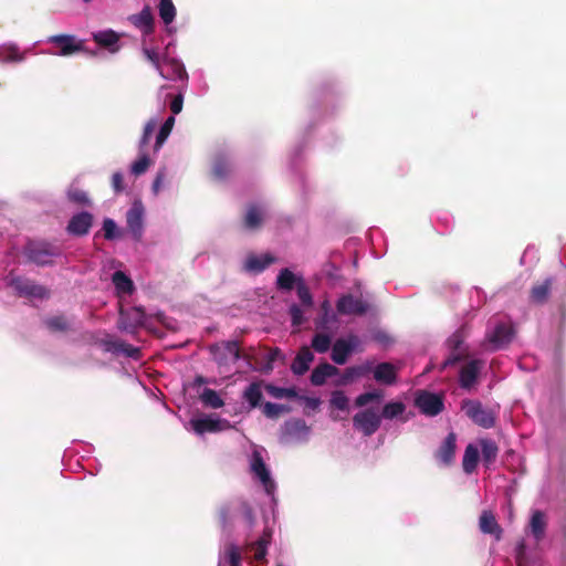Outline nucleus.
I'll return each mask as SVG.
<instances>
[{
	"label": "nucleus",
	"instance_id": "f257e3e1",
	"mask_svg": "<svg viewBox=\"0 0 566 566\" xmlns=\"http://www.w3.org/2000/svg\"><path fill=\"white\" fill-rule=\"evenodd\" d=\"M461 410L476 426L491 429L496 423L495 412L485 408L481 401L476 399H464L461 402Z\"/></svg>",
	"mask_w": 566,
	"mask_h": 566
},
{
	"label": "nucleus",
	"instance_id": "f03ea898",
	"mask_svg": "<svg viewBox=\"0 0 566 566\" xmlns=\"http://www.w3.org/2000/svg\"><path fill=\"white\" fill-rule=\"evenodd\" d=\"M146 313L142 306H133L130 308H119L117 327L129 334H135L145 325Z\"/></svg>",
	"mask_w": 566,
	"mask_h": 566
},
{
	"label": "nucleus",
	"instance_id": "7ed1b4c3",
	"mask_svg": "<svg viewBox=\"0 0 566 566\" xmlns=\"http://www.w3.org/2000/svg\"><path fill=\"white\" fill-rule=\"evenodd\" d=\"M514 328L510 324L499 323L492 332L486 333L482 343L484 349L495 352L506 347L513 339Z\"/></svg>",
	"mask_w": 566,
	"mask_h": 566
},
{
	"label": "nucleus",
	"instance_id": "20e7f679",
	"mask_svg": "<svg viewBox=\"0 0 566 566\" xmlns=\"http://www.w3.org/2000/svg\"><path fill=\"white\" fill-rule=\"evenodd\" d=\"M48 43L54 44L57 50L42 51L44 54L70 56L83 50V42L71 34H56L46 39Z\"/></svg>",
	"mask_w": 566,
	"mask_h": 566
},
{
	"label": "nucleus",
	"instance_id": "39448f33",
	"mask_svg": "<svg viewBox=\"0 0 566 566\" xmlns=\"http://www.w3.org/2000/svg\"><path fill=\"white\" fill-rule=\"evenodd\" d=\"M381 424V416L374 408H366L353 417V426L365 437H370L378 431Z\"/></svg>",
	"mask_w": 566,
	"mask_h": 566
},
{
	"label": "nucleus",
	"instance_id": "423d86ee",
	"mask_svg": "<svg viewBox=\"0 0 566 566\" xmlns=\"http://www.w3.org/2000/svg\"><path fill=\"white\" fill-rule=\"evenodd\" d=\"M415 406L426 416H438L444 409L443 395L419 390L416 394Z\"/></svg>",
	"mask_w": 566,
	"mask_h": 566
},
{
	"label": "nucleus",
	"instance_id": "0eeeda50",
	"mask_svg": "<svg viewBox=\"0 0 566 566\" xmlns=\"http://www.w3.org/2000/svg\"><path fill=\"white\" fill-rule=\"evenodd\" d=\"M214 361L219 366L235 363L241 356L240 345L237 340L222 342L220 344H212L209 347Z\"/></svg>",
	"mask_w": 566,
	"mask_h": 566
},
{
	"label": "nucleus",
	"instance_id": "6e6552de",
	"mask_svg": "<svg viewBox=\"0 0 566 566\" xmlns=\"http://www.w3.org/2000/svg\"><path fill=\"white\" fill-rule=\"evenodd\" d=\"M9 285L17 292L19 296L24 297H34V298H48L50 296V291L35 282L15 276L10 280Z\"/></svg>",
	"mask_w": 566,
	"mask_h": 566
},
{
	"label": "nucleus",
	"instance_id": "1a4fd4ad",
	"mask_svg": "<svg viewBox=\"0 0 566 566\" xmlns=\"http://www.w3.org/2000/svg\"><path fill=\"white\" fill-rule=\"evenodd\" d=\"M60 254L61 251L57 247L46 242L30 244L27 249L29 260L41 266L52 264V259Z\"/></svg>",
	"mask_w": 566,
	"mask_h": 566
},
{
	"label": "nucleus",
	"instance_id": "9d476101",
	"mask_svg": "<svg viewBox=\"0 0 566 566\" xmlns=\"http://www.w3.org/2000/svg\"><path fill=\"white\" fill-rule=\"evenodd\" d=\"M157 72L166 80L180 81L182 83H187L188 81V74L184 63L176 57L168 56V54L164 55L163 63Z\"/></svg>",
	"mask_w": 566,
	"mask_h": 566
},
{
	"label": "nucleus",
	"instance_id": "9b49d317",
	"mask_svg": "<svg viewBox=\"0 0 566 566\" xmlns=\"http://www.w3.org/2000/svg\"><path fill=\"white\" fill-rule=\"evenodd\" d=\"M308 433L310 428L303 419H290L281 428V441L290 443L292 441L306 440Z\"/></svg>",
	"mask_w": 566,
	"mask_h": 566
},
{
	"label": "nucleus",
	"instance_id": "f8f14e48",
	"mask_svg": "<svg viewBox=\"0 0 566 566\" xmlns=\"http://www.w3.org/2000/svg\"><path fill=\"white\" fill-rule=\"evenodd\" d=\"M484 361L481 359H472L464 364L459 371V385L464 390H471L478 384L481 369Z\"/></svg>",
	"mask_w": 566,
	"mask_h": 566
},
{
	"label": "nucleus",
	"instance_id": "ddd939ff",
	"mask_svg": "<svg viewBox=\"0 0 566 566\" xmlns=\"http://www.w3.org/2000/svg\"><path fill=\"white\" fill-rule=\"evenodd\" d=\"M250 468L251 472L259 478L265 491L270 493L274 489V482L260 451L254 450L252 452Z\"/></svg>",
	"mask_w": 566,
	"mask_h": 566
},
{
	"label": "nucleus",
	"instance_id": "4468645a",
	"mask_svg": "<svg viewBox=\"0 0 566 566\" xmlns=\"http://www.w3.org/2000/svg\"><path fill=\"white\" fill-rule=\"evenodd\" d=\"M120 38L122 34L112 29L99 30L92 33L93 41L101 48L106 49L111 54H115L120 50Z\"/></svg>",
	"mask_w": 566,
	"mask_h": 566
},
{
	"label": "nucleus",
	"instance_id": "2eb2a0df",
	"mask_svg": "<svg viewBox=\"0 0 566 566\" xmlns=\"http://www.w3.org/2000/svg\"><path fill=\"white\" fill-rule=\"evenodd\" d=\"M369 305L360 298H355L352 294L339 297L336 310L342 315H364L367 313Z\"/></svg>",
	"mask_w": 566,
	"mask_h": 566
},
{
	"label": "nucleus",
	"instance_id": "dca6fc26",
	"mask_svg": "<svg viewBox=\"0 0 566 566\" xmlns=\"http://www.w3.org/2000/svg\"><path fill=\"white\" fill-rule=\"evenodd\" d=\"M126 222L133 238L139 241L143 235L144 227V207L140 202L136 201L126 213Z\"/></svg>",
	"mask_w": 566,
	"mask_h": 566
},
{
	"label": "nucleus",
	"instance_id": "f3484780",
	"mask_svg": "<svg viewBox=\"0 0 566 566\" xmlns=\"http://www.w3.org/2000/svg\"><path fill=\"white\" fill-rule=\"evenodd\" d=\"M93 214L87 211L74 214L66 226L67 233L75 237L86 235L93 226Z\"/></svg>",
	"mask_w": 566,
	"mask_h": 566
},
{
	"label": "nucleus",
	"instance_id": "a211bd4d",
	"mask_svg": "<svg viewBox=\"0 0 566 566\" xmlns=\"http://www.w3.org/2000/svg\"><path fill=\"white\" fill-rule=\"evenodd\" d=\"M357 337L350 336L348 339L338 338L332 347L331 358L337 365H344L349 355L354 352L357 345Z\"/></svg>",
	"mask_w": 566,
	"mask_h": 566
},
{
	"label": "nucleus",
	"instance_id": "6ab92c4d",
	"mask_svg": "<svg viewBox=\"0 0 566 566\" xmlns=\"http://www.w3.org/2000/svg\"><path fill=\"white\" fill-rule=\"evenodd\" d=\"M457 450V434L450 432L434 453L436 459L448 467L454 461Z\"/></svg>",
	"mask_w": 566,
	"mask_h": 566
},
{
	"label": "nucleus",
	"instance_id": "aec40b11",
	"mask_svg": "<svg viewBox=\"0 0 566 566\" xmlns=\"http://www.w3.org/2000/svg\"><path fill=\"white\" fill-rule=\"evenodd\" d=\"M554 280L553 277H546L541 282H536L530 290L528 300L534 305L545 304L551 295Z\"/></svg>",
	"mask_w": 566,
	"mask_h": 566
},
{
	"label": "nucleus",
	"instance_id": "412c9836",
	"mask_svg": "<svg viewBox=\"0 0 566 566\" xmlns=\"http://www.w3.org/2000/svg\"><path fill=\"white\" fill-rule=\"evenodd\" d=\"M129 22L142 31L144 35H149L154 31V15L151 9L146 6L143 10L137 14H132L128 18Z\"/></svg>",
	"mask_w": 566,
	"mask_h": 566
},
{
	"label": "nucleus",
	"instance_id": "4be33fe9",
	"mask_svg": "<svg viewBox=\"0 0 566 566\" xmlns=\"http://www.w3.org/2000/svg\"><path fill=\"white\" fill-rule=\"evenodd\" d=\"M27 59V51H22L14 42H6L0 45V63H22Z\"/></svg>",
	"mask_w": 566,
	"mask_h": 566
},
{
	"label": "nucleus",
	"instance_id": "5701e85b",
	"mask_svg": "<svg viewBox=\"0 0 566 566\" xmlns=\"http://www.w3.org/2000/svg\"><path fill=\"white\" fill-rule=\"evenodd\" d=\"M479 527L483 534L494 536L496 541L502 538L503 530L491 511H483L479 518Z\"/></svg>",
	"mask_w": 566,
	"mask_h": 566
},
{
	"label": "nucleus",
	"instance_id": "b1692460",
	"mask_svg": "<svg viewBox=\"0 0 566 566\" xmlns=\"http://www.w3.org/2000/svg\"><path fill=\"white\" fill-rule=\"evenodd\" d=\"M272 530L265 527L262 535L255 541L248 545V549L253 553V558L256 562H263L268 553V546L272 539Z\"/></svg>",
	"mask_w": 566,
	"mask_h": 566
},
{
	"label": "nucleus",
	"instance_id": "393cba45",
	"mask_svg": "<svg viewBox=\"0 0 566 566\" xmlns=\"http://www.w3.org/2000/svg\"><path fill=\"white\" fill-rule=\"evenodd\" d=\"M103 345L105 347V350L112 352V353H123L125 356L138 359L140 356V349L137 347H134L130 344H127L119 339H114L112 337H107L103 340Z\"/></svg>",
	"mask_w": 566,
	"mask_h": 566
},
{
	"label": "nucleus",
	"instance_id": "a878e982",
	"mask_svg": "<svg viewBox=\"0 0 566 566\" xmlns=\"http://www.w3.org/2000/svg\"><path fill=\"white\" fill-rule=\"evenodd\" d=\"M313 360L314 354L311 352L310 347L302 346L292 361L291 370L294 375L302 376L310 369V365Z\"/></svg>",
	"mask_w": 566,
	"mask_h": 566
},
{
	"label": "nucleus",
	"instance_id": "bb28decb",
	"mask_svg": "<svg viewBox=\"0 0 566 566\" xmlns=\"http://www.w3.org/2000/svg\"><path fill=\"white\" fill-rule=\"evenodd\" d=\"M275 262V258L271 253L262 255L249 254L244 261V270L252 273H261L269 265Z\"/></svg>",
	"mask_w": 566,
	"mask_h": 566
},
{
	"label": "nucleus",
	"instance_id": "cd10ccee",
	"mask_svg": "<svg viewBox=\"0 0 566 566\" xmlns=\"http://www.w3.org/2000/svg\"><path fill=\"white\" fill-rule=\"evenodd\" d=\"M264 217V210L259 205L251 203L248 206L243 217V226L248 230H258L262 227Z\"/></svg>",
	"mask_w": 566,
	"mask_h": 566
},
{
	"label": "nucleus",
	"instance_id": "c85d7f7f",
	"mask_svg": "<svg viewBox=\"0 0 566 566\" xmlns=\"http://www.w3.org/2000/svg\"><path fill=\"white\" fill-rule=\"evenodd\" d=\"M338 374L339 369L336 366L324 361L313 369L311 374V382L314 386H323L328 377H333Z\"/></svg>",
	"mask_w": 566,
	"mask_h": 566
},
{
	"label": "nucleus",
	"instance_id": "c756f323",
	"mask_svg": "<svg viewBox=\"0 0 566 566\" xmlns=\"http://www.w3.org/2000/svg\"><path fill=\"white\" fill-rule=\"evenodd\" d=\"M374 379L380 384L392 385L397 380V368L391 363H380L374 369Z\"/></svg>",
	"mask_w": 566,
	"mask_h": 566
},
{
	"label": "nucleus",
	"instance_id": "7c9ffc66",
	"mask_svg": "<svg viewBox=\"0 0 566 566\" xmlns=\"http://www.w3.org/2000/svg\"><path fill=\"white\" fill-rule=\"evenodd\" d=\"M547 518L544 512L536 510L530 520V530L536 542L544 539L546 535Z\"/></svg>",
	"mask_w": 566,
	"mask_h": 566
},
{
	"label": "nucleus",
	"instance_id": "2f4dec72",
	"mask_svg": "<svg viewBox=\"0 0 566 566\" xmlns=\"http://www.w3.org/2000/svg\"><path fill=\"white\" fill-rule=\"evenodd\" d=\"M242 397L250 405L251 408L261 407L263 405L262 382H251L244 389Z\"/></svg>",
	"mask_w": 566,
	"mask_h": 566
},
{
	"label": "nucleus",
	"instance_id": "473e14b6",
	"mask_svg": "<svg viewBox=\"0 0 566 566\" xmlns=\"http://www.w3.org/2000/svg\"><path fill=\"white\" fill-rule=\"evenodd\" d=\"M482 461L486 468H490L496 460L499 454V447L495 441L491 439H480Z\"/></svg>",
	"mask_w": 566,
	"mask_h": 566
},
{
	"label": "nucleus",
	"instance_id": "72a5a7b5",
	"mask_svg": "<svg viewBox=\"0 0 566 566\" xmlns=\"http://www.w3.org/2000/svg\"><path fill=\"white\" fill-rule=\"evenodd\" d=\"M158 13L161 21L167 27L168 32H172L175 29L169 25L175 21L177 10L172 0H160L158 3Z\"/></svg>",
	"mask_w": 566,
	"mask_h": 566
},
{
	"label": "nucleus",
	"instance_id": "f704fd0d",
	"mask_svg": "<svg viewBox=\"0 0 566 566\" xmlns=\"http://www.w3.org/2000/svg\"><path fill=\"white\" fill-rule=\"evenodd\" d=\"M192 429L198 434H203L206 432H217L221 430V422L218 419L212 418H200L192 419L190 421Z\"/></svg>",
	"mask_w": 566,
	"mask_h": 566
},
{
	"label": "nucleus",
	"instance_id": "c9c22d12",
	"mask_svg": "<svg viewBox=\"0 0 566 566\" xmlns=\"http://www.w3.org/2000/svg\"><path fill=\"white\" fill-rule=\"evenodd\" d=\"M159 97H164L163 106L177 107L184 104V94L180 91H176L172 86H161Z\"/></svg>",
	"mask_w": 566,
	"mask_h": 566
},
{
	"label": "nucleus",
	"instance_id": "e433bc0d",
	"mask_svg": "<svg viewBox=\"0 0 566 566\" xmlns=\"http://www.w3.org/2000/svg\"><path fill=\"white\" fill-rule=\"evenodd\" d=\"M479 449L474 444L470 443L464 450L462 460V468L467 474H471L475 471L479 462Z\"/></svg>",
	"mask_w": 566,
	"mask_h": 566
},
{
	"label": "nucleus",
	"instance_id": "4c0bfd02",
	"mask_svg": "<svg viewBox=\"0 0 566 566\" xmlns=\"http://www.w3.org/2000/svg\"><path fill=\"white\" fill-rule=\"evenodd\" d=\"M230 172L231 165L228 158L223 154L217 155L212 163V175L217 179H224Z\"/></svg>",
	"mask_w": 566,
	"mask_h": 566
},
{
	"label": "nucleus",
	"instance_id": "58836bf2",
	"mask_svg": "<svg viewBox=\"0 0 566 566\" xmlns=\"http://www.w3.org/2000/svg\"><path fill=\"white\" fill-rule=\"evenodd\" d=\"M298 279L290 269L285 268L280 271L276 277V285L280 290L291 291L294 287L296 289Z\"/></svg>",
	"mask_w": 566,
	"mask_h": 566
},
{
	"label": "nucleus",
	"instance_id": "ea45409f",
	"mask_svg": "<svg viewBox=\"0 0 566 566\" xmlns=\"http://www.w3.org/2000/svg\"><path fill=\"white\" fill-rule=\"evenodd\" d=\"M112 281L118 293L130 294L134 291L133 281L122 271H115Z\"/></svg>",
	"mask_w": 566,
	"mask_h": 566
},
{
	"label": "nucleus",
	"instance_id": "a19ab883",
	"mask_svg": "<svg viewBox=\"0 0 566 566\" xmlns=\"http://www.w3.org/2000/svg\"><path fill=\"white\" fill-rule=\"evenodd\" d=\"M45 326L53 333L67 332L71 329L70 323L64 315H56L44 321Z\"/></svg>",
	"mask_w": 566,
	"mask_h": 566
},
{
	"label": "nucleus",
	"instance_id": "79ce46f5",
	"mask_svg": "<svg viewBox=\"0 0 566 566\" xmlns=\"http://www.w3.org/2000/svg\"><path fill=\"white\" fill-rule=\"evenodd\" d=\"M200 399L203 402V405L211 407L213 409L221 408L224 405L219 394L210 388L203 389V391L200 395Z\"/></svg>",
	"mask_w": 566,
	"mask_h": 566
},
{
	"label": "nucleus",
	"instance_id": "37998d69",
	"mask_svg": "<svg viewBox=\"0 0 566 566\" xmlns=\"http://www.w3.org/2000/svg\"><path fill=\"white\" fill-rule=\"evenodd\" d=\"M329 407L340 411H349V399L342 390H335L331 395Z\"/></svg>",
	"mask_w": 566,
	"mask_h": 566
},
{
	"label": "nucleus",
	"instance_id": "c03bdc74",
	"mask_svg": "<svg viewBox=\"0 0 566 566\" xmlns=\"http://www.w3.org/2000/svg\"><path fill=\"white\" fill-rule=\"evenodd\" d=\"M406 410V406L403 402L401 401H391V402H387L384 408H382V411H381V418H385V419H394L400 415H402Z\"/></svg>",
	"mask_w": 566,
	"mask_h": 566
},
{
	"label": "nucleus",
	"instance_id": "a18cd8bd",
	"mask_svg": "<svg viewBox=\"0 0 566 566\" xmlns=\"http://www.w3.org/2000/svg\"><path fill=\"white\" fill-rule=\"evenodd\" d=\"M384 398V392L380 389H375L373 391H367L358 395L355 398V406L358 408H363L370 402L380 401Z\"/></svg>",
	"mask_w": 566,
	"mask_h": 566
},
{
	"label": "nucleus",
	"instance_id": "49530a36",
	"mask_svg": "<svg viewBox=\"0 0 566 566\" xmlns=\"http://www.w3.org/2000/svg\"><path fill=\"white\" fill-rule=\"evenodd\" d=\"M264 388L269 395H271L272 397H274L276 399H282V398L293 399V398L297 397V391L295 388H282V387L274 386L272 384L265 385Z\"/></svg>",
	"mask_w": 566,
	"mask_h": 566
},
{
	"label": "nucleus",
	"instance_id": "de8ad7c7",
	"mask_svg": "<svg viewBox=\"0 0 566 566\" xmlns=\"http://www.w3.org/2000/svg\"><path fill=\"white\" fill-rule=\"evenodd\" d=\"M331 344L332 337L328 334L317 333L312 338L311 346L315 352L324 354L329 349Z\"/></svg>",
	"mask_w": 566,
	"mask_h": 566
},
{
	"label": "nucleus",
	"instance_id": "09e8293b",
	"mask_svg": "<svg viewBox=\"0 0 566 566\" xmlns=\"http://www.w3.org/2000/svg\"><path fill=\"white\" fill-rule=\"evenodd\" d=\"M296 293H297V296H298L301 303L305 307L313 306V297H312L311 291L302 277L298 279V282L296 285Z\"/></svg>",
	"mask_w": 566,
	"mask_h": 566
},
{
	"label": "nucleus",
	"instance_id": "8fccbe9b",
	"mask_svg": "<svg viewBox=\"0 0 566 566\" xmlns=\"http://www.w3.org/2000/svg\"><path fill=\"white\" fill-rule=\"evenodd\" d=\"M262 413L270 419H276L280 417L282 412H287L289 408L283 405H277L273 402H265L261 406Z\"/></svg>",
	"mask_w": 566,
	"mask_h": 566
},
{
	"label": "nucleus",
	"instance_id": "3c124183",
	"mask_svg": "<svg viewBox=\"0 0 566 566\" xmlns=\"http://www.w3.org/2000/svg\"><path fill=\"white\" fill-rule=\"evenodd\" d=\"M175 124V117L169 116L165 123L161 125L159 133L156 137V149L161 147V145L165 143V140L168 138L169 134L171 133V129Z\"/></svg>",
	"mask_w": 566,
	"mask_h": 566
},
{
	"label": "nucleus",
	"instance_id": "603ef678",
	"mask_svg": "<svg viewBox=\"0 0 566 566\" xmlns=\"http://www.w3.org/2000/svg\"><path fill=\"white\" fill-rule=\"evenodd\" d=\"M67 198L70 201L75 202L81 206H91V200L85 191L78 188H72L67 192Z\"/></svg>",
	"mask_w": 566,
	"mask_h": 566
},
{
	"label": "nucleus",
	"instance_id": "864d4df0",
	"mask_svg": "<svg viewBox=\"0 0 566 566\" xmlns=\"http://www.w3.org/2000/svg\"><path fill=\"white\" fill-rule=\"evenodd\" d=\"M233 507L231 504H224L219 509V522L222 526V528H227L229 525L232 524L233 514H232Z\"/></svg>",
	"mask_w": 566,
	"mask_h": 566
},
{
	"label": "nucleus",
	"instance_id": "5fc2aeb1",
	"mask_svg": "<svg viewBox=\"0 0 566 566\" xmlns=\"http://www.w3.org/2000/svg\"><path fill=\"white\" fill-rule=\"evenodd\" d=\"M104 238L106 240H113L117 237V226L114 220L106 218L103 221Z\"/></svg>",
	"mask_w": 566,
	"mask_h": 566
},
{
	"label": "nucleus",
	"instance_id": "6e6d98bb",
	"mask_svg": "<svg viewBox=\"0 0 566 566\" xmlns=\"http://www.w3.org/2000/svg\"><path fill=\"white\" fill-rule=\"evenodd\" d=\"M158 125V122L154 118L149 119L145 127H144V134H143V137L140 139V146L144 147L145 145L148 144L149 139L151 138L153 136V133L155 132L156 127Z\"/></svg>",
	"mask_w": 566,
	"mask_h": 566
},
{
	"label": "nucleus",
	"instance_id": "4d7b16f0",
	"mask_svg": "<svg viewBox=\"0 0 566 566\" xmlns=\"http://www.w3.org/2000/svg\"><path fill=\"white\" fill-rule=\"evenodd\" d=\"M149 164H150V160H149L148 156L143 155L138 160H136L132 165V172L136 176H139L147 170Z\"/></svg>",
	"mask_w": 566,
	"mask_h": 566
},
{
	"label": "nucleus",
	"instance_id": "13d9d810",
	"mask_svg": "<svg viewBox=\"0 0 566 566\" xmlns=\"http://www.w3.org/2000/svg\"><path fill=\"white\" fill-rule=\"evenodd\" d=\"M289 313L291 315V321L293 326H300L304 322V315L301 307L296 304H292L290 306Z\"/></svg>",
	"mask_w": 566,
	"mask_h": 566
},
{
	"label": "nucleus",
	"instance_id": "bf43d9fd",
	"mask_svg": "<svg viewBox=\"0 0 566 566\" xmlns=\"http://www.w3.org/2000/svg\"><path fill=\"white\" fill-rule=\"evenodd\" d=\"M143 53L157 71L163 63V59L159 56L158 52L155 49L144 48Z\"/></svg>",
	"mask_w": 566,
	"mask_h": 566
},
{
	"label": "nucleus",
	"instance_id": "052dcab7",
	"mask_svg": "<svg viewBox=\"0 0 566 566\" xmlns=\"http://www.w3.org/2000/svg\"><path fill=\"white\" fill-rule=\"evenodd\" d=\"M238 509L242 513V515L245 518V521L250 525H252L254 523V513H253V510H252L251 505L247 501H240L238 503Z\"/></svg>",
	"mask_w": 566,
	"mask_h": 566
},
{
	"label": "nucleus",
	"instance_id": "680f3d73",
	"mask_svg": "<svg viewBox=\"0 0 566 566\" xmlns=\"http://www.w3.org/2000/svg\"><path fill=\"white\" fill-rule=\"evenodd\" d=\"M465 357H467V354H464L462 352L451 350V354L449 355V357L442 363L441 369H446L449 366H454L459 361L463 360Z\"/></svg>",
	"mask_w": 566,
	"mask_h": 566
},
{
	"label": "nucleus",
	"instance_id": "e2e57ef3",
	"mask_svg": "<svg viewBox=\"0 0 566 566\" xmlns=\"http://www.w3.org/2000/svg\"><path fill=\"white\" fill-rule=\"evenodd\" d=\"M282 356V353L280 348L275 347L270 349L269 354L266 355V364L263 367V370L265 373H269L273 369V363L279 359Z\"/></svg>",
	"mask_w": 566,
	"mask_h": 566
},
{
	"label": "nucleus",
	"instance_id": "0e129e2a",
	"mask_svg": "<svg viewBox=\"0 0 566 566\" xmlns=\"http://www.w3.org/2000/svg\"><path fill=\"white\" fill-rule=\"evenodd\" d=\"M463 343V335L460 331H457L448 338V346L453 352H461V345Z\"/></svg>",
	"mask_w": 566,
	"mask_h": 566
},
{
	"label": "nucleus",
	"instance_id": "69168bd1",
	"mask_svg": "<svg viewBox=\"0 0 566 566\" xmlns=\"http://www.w3.org/2000/svg\"><path fill=\"white\" fill-rule=\"evenodd\" d=\"M227 555L230 566H241V554L234 545L228 547Z\"/></svg>",
	"mask_w": 566,
	"mask_h": 566
},
{
	"label": "nucleus",
	"instance_id": "338daca9",
	"mask_svg": "<svg viewBox=\"0 0 566 566\" xmlns=\"http://www.w3.org/2000/svg\"><path fill=\"white\" fill-rule=\"evenodd\" d=\"M354 380H356V378H355V375H354V369L350 366V367H347L343 371L342 376L336 381V386H346L348 384H352Z\"/></svg>",
	"mask_w": 566,
	"mask_h": 566
},
{
	"label": "nucleus",
	"instance_id": "774afa93",
	"mask_svg": "<svg viewBox=\"0 0 566 566\" xmlns=\"http://www.w3.org/2000/svg\"><path fill=\"white\" fill-rule=\"evenodd\" d=\"M352 367L354 369V375H355L356 379L366 376L367 374H369L373 370V365H371V363H368V361L365 364L352 366Z\"/></svg>",
	"mask_w": 566,
	"mask_h": 566
}]
</instances>
